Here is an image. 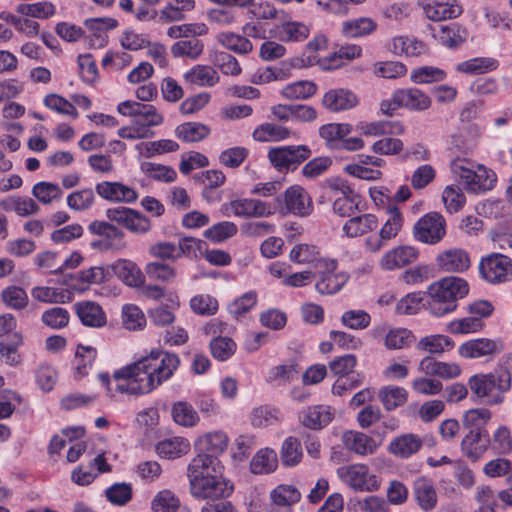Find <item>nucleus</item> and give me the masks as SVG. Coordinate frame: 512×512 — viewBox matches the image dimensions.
Instances as JSON below:
<instances>
[{
  "mask_svg": "<svg viewBox=\"0 0 512 512\" xmlns=\"http://www.w3.org/2000/svg\"><path fill=\"white\" fill-rule=\"evenodd\" d=\"M180 364L174 353L152 350L149 355L113 373L115 391L131 395L148 394L170 379Z\"/></svg>",
  "mask_w": 512,
  "mask_h": 512,
  "instance_id": "nucleus-1",
  "label": "nucleus"
},
{
  "mask_svg": "<svg viewBox=\"0 0 512 512\" xmlns=\"http://www.w3.org/2000/svg\"><path fill=\"white\" fill-rule=\"evenodd\" d=\"M469 292L466 280L460 277H443L429 285L425 292L424 307L434 316L442 317L457 308L458 300Z\"/></svg>",
  "mask_w": 512,
  "mask_h": 512,
  "instance_id": "nucleus-2",
  "label": "nucleus"
},
{
  "mask_svg": "<svg viewBox=\"0 0 512 512\" xmlns=\"http://www.w3.org/2000/svg\"><path fill=\"white\" fill-rule=\"evenodd\" d=\"M468 385L477 398L485 399L489 405H500L505 400V394L511 389L512 375L508 369L500 368L490 373L471 376Z\"/></svg>",
  "mask_w": 512,
  "mask_h": 512,
  "instance_id": "nucleus-3",
  "label": "nucleus"
},
{
  "mask_svg": "<svg viewBox=\"0 0 512 512\" xmlns=\"http://www.w3.org/2000/svg\"><path fill=\"white\" fill-rule=\"evenodd\" d=\"M464 160H455L452 162L451 169L454 175L465 186V188L473 193H480L491 190L496 182L495 173L487 169L483 165L471 169L464 166Z\"/></svg>",
  "mask_w": 512,
  "mask_h": 512,
  "instance_id": "nucleus-4",
  "label": "nucleus"
},
{
  "mask_svg": "<svg viewBox=\"0 0 512 512\" xmlns=\"http://www.w3.org/2000/svg\"><path fill=\"white\" fill-rule=\"evenodd\" d=\"M274 214L281 216L294 214L300 217H306L311 214L313 206L310 197L303 187L292 185L284 193L279 194L274 199Z\"/></svg>",
  "mask_w": 512,
  "mask_h": 512,
  "instance_id": "nucleus-5",
  "label": "nucleus"
},
{
  "mask_svg": "<svg viewBox=\"0 0 512 512\" xmlns=\"http://www.w3.org/2000/svg\"><path fill=\"white\" fill-rule=\"evenodd\" d=\"M312 151L307 145H288L271 148L268 159L271 165L279 172L293 171L310 158Z\"/></svg>",
  "mask_w": 512,
  "mask_h": 512,
  "instance_id": "nucleus-6",
  "label": "nucleus"
},
{
  "mask_svg": "<svg viewBox=\"0 0 512 512\" xmlns=\"http://www.w3.org/2000/svg\"><path fill=\"white\" fill-rule=\"evenodd\" d=\"M272 203L257 198H237L222 205L224 215L240 218H267L274 215Z\"/></svg>",
  "mask_w": 512,
  "mask_h": 512,
  "instance_id": "nucleus-7",
  "label": "nucleus"
},
{
  "mask_svg": "<svg viewBox=\"0 0 512 512\" xmlns=\"http://www.w3.org/2000/svg\"><path fill=\"white\" fill-rule=\"evenodd\" d=\"M234 490L230 480L221 475H206L189 487L191 496L197 500H218L229 497Z\"/></svg>",
  "mask_w": 512,
  "mask_h": 512,
  "instance_id": "nucleus-8",
  "label": "nucleus"
},
{
  "mask_svg": "<svg viewBox=\"0 0 512 512\" xmlns=\"http://www.w3.org/2000/svg\"><path fill=\"white\" fill-rule=\"evenodd\" d=\"M446 235V220L438 212L422 216L413 227L414 238L424 244L435 245Z\"/></svg>",
  "mask_w": 512,
  "mask_h": 512,
  "instance_id": "nucleus-9",
  "label": "nucleus"
},
{
  "mask_svg": "<svg viewBox=\"0 0 512 512\" xmlns=\"http://www.w3.org/2000/svg\"><path fill=\"white\" fill-rule=\"evenodd\" d=\"M479 273L489 283H503L512 276V260L501 253H491L481 258Z\"/></svg>",
  "mask_w": 512,
  "mask_h": 512,
  "instance_id": "nucleus-10",
  "label": "nucleus"
},
{
  "mask_svg": "<svg viewBox=\"0 0 512 512\" xmlns=\"http://www.w3.org/2000/svg\"><path fill=\"white\" fill-rule=\"evenodd\" d=\"M105 213L108 220L116 222L133 234L143 235L151 230L150 219L132 208L124 206L108 208Z\"/></svg>",
  "mask_w": 512,
  "mask_h": 512,
  "instance_id": "nucleus-11",
  "label": "nucleus"
},
{
  "mask_svg": "<svg viewBox=\"0 0 512 512\" xmlns=\"http://www.w3.org/2000/svg\"><path fill=\"white\" fill-rule=\"evenodd\" d=\"M351 126L348 123H327L319 127V136L330 150H352Z\"/></svg>",
  "mask_w": 512,
  "mask_h": 512,
  "instance_id": "nucleus-12",
  "label": "nucleus"
},
{
  "mask_svg": "<svg viewBox=\"0 0 512 512\" xmlns=\"http://www.w3.org/2000/svg\"><path fill=\"white\" fill-rule=\"evenodd\" d=\"M417 5L432 21L457 18L463 11L457 0H417Z\"/></svg>",
  "mask_w": 512,
  "mask_h": 512,
  "instance_id": "nucleus-13",
  "label": "nucleus"
},
{
  "mask_svg": "<svg viewBox=\"0 0 512 512\" xmlns=\"http://www.w3.org/2000/svg\"><path fill=\"white\" fill-rule=\"evenodd\" d=\"M503 351V343L499 339L477 338L466 341L458 347V353L466 359L492 357Z\"/></svg>",
  "mask_w": 512,
  "mask_h": 512,
  "instance_id": "nucleus-14",
  "label": "nucleus"
},
{
  "mask_svg": "<svg viewBox=\"0 0 512 512\" xmlns=\"http://www.w3.org/2000/svg\"><path fill=\"white\" fill-rule=\"evenodd\" d=\"M327 186L333 192V211L340 217H350L352 214V188L348 180L333 177L326 180Z\"/></svg>",
  "mask_w": 512,
  "mask_h": 512,
  "instance_id": "nucleus-15",
  "label": "nucleus"
},
{
  "mask_svg": "<svg viewBox=\"0 0 512 512\" xmlns=\"http://www.w3.org/2000/svg\"><path fill=\"white\" fill-rule=\"evenodd\" d=\"M418 256L419 252L417 248L409 245H401L384 253L379 264L382 270L392 271L412 264L417 260Z\"/></svg>",
  "mask_w": 512,
  "mask_h": 512,
  "instance_id": "nucleus-16",
  "label": "nucleus"
},
{
  "mask_svg": "<svg viewBox=\"0 0 512 512\" xmlns=\"http://www.w3.org/2000/svg\"><path fill=\"white\" fill-rule=\"evenodd\" d=\"M424 438L414 433H404L394 437L387 446L389 454L398 459H408L423 447Z\"/></svg>",
  "mask_w": 512,
  "mask_h": 512,
  "instance_id": "nucleus-17",
  "label": "nucleus"
},
{
  "mask_svg": "<svg viewBox=\"0 0 512 512\" xmlns=\"http://www.w3.org/2000/svg\"><path fill=\"white\" fill-rule=\"evenodd\" d=\"M418 370L426 376L438 377L443 380L458 378L462 373L459 364L439 361L431 356H426L420 361Z\"/></svg>",
  "mask_w": 512,
  "mask_h": 512,
  "instance_id": "nucleus-18",
  "label": "nucleus"
},
{
  "mask_svg": "<svg viewBox=\"0 0 512 512\" xmlns=\"http://www.w3.org/2000/svg\"><path fill=\"white\" fill-rule=\"evenodd\" d=\"M481 135L478 124L459 125L457 131L451 136V147L463 154L472 153L478 146Z\"/></svg>",
  "mask_w": 512,
  "mask_h": 512,
  "instance_id": "nucleus-19",
  "label": "nucleus"
},
{
  "mask_svg": "<svg viewBox=\"0 0 512 512\" xmlns=\"http://www.w3.org/2000/svg\"><path fill=\"white\" fill-rule=\"evenodd\" d=\"M95 191L101 198L110 202L131 204L138 198V194L133 188L121 182L103 181L97 183Z\"/></svg>",
  "mask_w": 512,
  "mask_h": 512,
  "instance_id": "nucleus-20",
  "label": "nucleus"
},
{
  "mask_svg": "<svg viewBox=\"0 0 512 512\" xmlns=\"http://www.w3.org/2000/svg\"><path fill=\"white\" fill-rule=\"evenodd\" d=\"M88 230L91 234L102 236L105 238V242L103 241H94L92 242V247L97 248L101 245H104L106 249H114V250H120L125 247L124 243H117L114 244L113 241L116 239L122 240L124 238V232L116 227L115 225L106 222V221H100V220H94L92 221L89 226Z\"/></svg>",
  "mask_w": 512,
  "mask_h": 512,
  "instance_id": "nucleus-21",
  "label": "nucleus"
},
{
  "mask_svg": "<svg viewBox=\"0 0 512 512\" xmlns=\"http://www.w3.org/2000/svg\"><path fill=\"white\" fill-rule=\"evenodd\" d=\"M413 497L421 510L430 512L437 506L438 496L431 479L421 476L414 480L412 487Z\"/></svg>",
  "mask_w": 512,
  "mask_h": 512,
  "instance_id": "nucleus-22",
  "label": "nucleus"
},
{
  "mask_svg": "<svg viewBox=\"0 0 512 512\" xmlns=\"http://www.w3.org/2000/svg\"><path fill=\"white\" fill-rule=\"evenodd\" d=\"M438 267L445 272H464L471 260L468 252L462 248H451L439 253L436 257Z\"/></svg>",
  "mask_w": 512,
  "mask_h": 512,
  "instance_id": "nucleus-23",
  "label": "nucleus"
},
{
  "mask_svg": "<svg viewBox=\"0 0 512 512\" xmlns=\"http://www.w3.org/2000/svg\"><path fill=\"white\" fill-rule=\"evenodd\" d=\"M74 310L84 326L102 328L107 323L106 313L103 308L94 301H79L74 305Z\"/></svg>",
  "mask_w": 512,
  "mask_h": 512,
  "instance_id": "nucleus-24",
  "label": "nucleus"
},
{
  "mask_svg": "<svg viewBox=\"0 0 512 512\" xmlns=\"http://www.w3.org/2000/svg\"><path fill=\"white\" fill-rule=\"evenodd\" d=\"M386 48L396 56L418 57L426 53V45L409 36H395L390 39Z\"/></svg>",
  "mask_w": 512,
  "mask_h": 512,
  "instance_id": "nucleus-25",
  "label": "nucleus"
},
{
  "mask_svg": "<svg viewBox=\"0 0 512 512\" xmlns=\"http://www.w3.org/2000/svg\"><path fill=\"white\" fill-rule=\"evenodd\" d=\"M490 445L488 433L469 431L461 442L462 453L471 461L479 460Z\"/></svg>",
  "mask_w": 512,
  "mask_h": 512,
  "instance_id": "nucleus-26",
  "label": "nucleus"
},
{
  "mask_svg": "<svg viewBox=\"0 0 512 512\" xmlns=\"http://www.w3.org/2000/svg\"><path fill=\"white\" fill-rule=\"evenodd\" d=\"M114 274L126 285L138 287L144 283L145 276L138 265L127 259H119L111 266Z\"/></svg>",
  "mask_w": 512,
  "mask_h": 512,
  "instance_id": "nucleus-27",
  "label": "nucleus"
},
{
  "mask_svg": "<svg viewBox=\"0 0 512 512\" xmlns=\"http://www.w3.org/2000/svg\"><path fill=\"white\" fill-rule=\"evenodd\" d=\"M300 374V366L296 359H290L284 364L272 367L267 374L266 382L281 386L291 383L298 378Z\"/></svg>",
  "mask_w": 512,
  "mask_h": 512,
  "instance_id": "nucleus-28",
  "label": "nucleus"
},
{
  "mask_svg": "<svg viewBox=\"0 0 512 512\" xmlns=\"http://www.w3.org/2000/svg\"><path fill=\"white\" fill-rule=\"evenodd\" d=\"M396 101L403 108L415 111H424L431 106V98L418 88H406L396 90Z\"/></svg>",
  "mask_w": 512,
  "mask_h": 512,
  "instance_id": "nucleus-29",
  "label": "nucleus"
},
{
  "mask_svg": "<svg viewBox=\"0 0 512 512\" xmlns=\"http://www.w3.org/2000/svg\"><path fill=\"white\" fill-rule=\"evenodd\" d=\"M229 438L223 431H212L200 436L196 441V447L212 457L224 453L228 447Z\"/></svg>",
  "mask_w": 512,
  "mask_h": 512,
  "instance_id": "nucleus-30",
  "label": "nucleus"
},
{
  "mask_svg": "<svg viewBox=\"0 0 512 512\" xmlns=\"http://www.w3.org/2000/svg\"><path fill=\"white\" fill-rule=\"evenodd\" d=\"M216 463H218L217 458L204 452L192 458L187 467L189 487L205 478L206 475H212L210 468H213L215 471L214 466Z\"/></svg>",
  "mask_w": 512,
  "mask_h": 512,
  "instance_id": "nucleus-31",
  "label": "nucleus"
},
{
  "mask_svg": "<svg viewBox=\"0 0 512 512\" xmlns=\"http://www.w3.org/2000/svg\"><path fill=\"white\" fill-rule=\"evenodd\" d=\"M334 412L328 405H315L303 411L302 423L305 427L319 430L327 426L333 419Z\"/></svg>",
  "mask_w": 512,
  "mask_h": 512,
  "instance_id": "nucleus-32",
  "label": "nucleus"
},
{
  "mask_svg": "<svg viewBox=\"0 0 512 512\" xmlns=\"http://www.w3.org/2000/svg\"><path fill=\"white\" fill-rule=\"evenodd\" d=\"M184 79L190 85L212 87L219 82L220 77L213 67L197 64L184 74Z\"/></svg>",
  "mask_w": 512,
  "mask_h": 512,
  "instance_id": "nucleus-33",
  "label": "nucleus"
},
{
  "mask_svg": "<svg viewBox=\"0 0 512 512\" xmlns=\"http://www.w3.org/2000/svg\"><path fill=\"white\" fill-rule=\"evenodd\" d=\"M217 42L227 50L238 55H247L254 49L253 43L243 34L231 31L221 32L216 37Z\"/></svg>",
  "mask_w": 512,
  "mask_h": 512,
  "instance_id": "nucleus-34",
  "label": "nucleus"
},
{
  "mask_svg": "<svg viewBox=\"0 0 512 512\" xmlns=\"http://www.w3.org/2000/svg\"><path fill=\"white\" fill-rule=\"evenodd\" d=\"M0 208L7 212L13 211L21 217L37 214L40 210L39 205L32 198L17 195L3 199L0 202Z\"/></svg>",
  "mask_w": 512,
  "mask_h": 512,
  "instance_id": "nucleus-35",
  "label": "nucleus"
},
{
  "mask_svg": "<svg viewBox=\"0 0 512 512\" xmlns=\"http://www.w3.org/2000/svg\"><path fill=\"white\" fill-rule=\"evenodd\" d=\"M22 344V335L17 332L12 335L10 341H0V362L11 367L20 366L22 364L23 357L18 350Z\"/></svg>",
  "mask_w": 512,
  "mask_h": 512,
  "instance_id": "nucleus-36",
  "label": "nucleus"
},
{
  "mask_svg": "<svg viewBox=\"0 0 512 512\" xmlns=\"http://www.w3.org/2000/svg\"><path fill=\"white\" fill-rule=\"evenodd\" d=\"M190 451V443L183 437H172L156 445V453L164 459H176Z\"/></svg>",
  "mask_w": 512,
  "mask_h": 512,
  "instance_id": "nucleus-37",
  "label": "nucleus"
},
{
  "mask_svg": "<svg viewBox=\"0 0 512 512\" xmlns=\"http://www.w3.org/2000/svg\"><path fill=\"white\" fill-rule=\"evenodd\" d=\"M309 33V27L298 21H286L276 27V37L283 42L304 41Z\"/></svg>",
  "mask_w": 512,
  "mask_h": 512,
  "instance_id": "nucleus-38",
  "label": "nucleus"
},
{
  "mask_svg": "<svg viewBox=\"0 0 512 512\" xmlns=\"http://www.w3.org/2000/svg\"><path fill=\"white\" fill-rule=\"evenodd\" d=\"M417 349L434 355H442L454 347V341L443 334L428 335L419 340Z\"/></svg>",
  "mask_w": 512,
  "mask_h": 512,
  "instance_id": "nucleus-39",
  "label": "nucleus"
},
{
  "mask_svg": "<svg viewBox=\"0 0 512 512\" xmlns=\"http://www.w3.org/2000/svg\"><path fill=\"white\" fill-rule=\"evenodd\" d=\"M322 105L330 112H341L352 107L351 93L343 88L327 91L322 99Z\"/></svg>",
  "mask_w": 512,
  "mask_h": 512,
  "instance_id": "nucleus-40",
  "label": "nucleus"
},
{
  "mask_svg": "<svg viewBox=\"0 0 512 512\" xmlns=\"http://www.w3.org/2000/svg\"><path fill=\"white\" fill-rule=\"evenodd\" d=\"M492 413L487 408H473L466 411L462 418L463 427L469 431L487 433L485 426L490 421Z\"/></svg>",
  "mask_w": 512,
  "mask_h": 512,
  "instance_id": "nucleus-41",
  "label": "nucleus"
},
{
  "mask_svg": "<svg viewBox=\"0 0 512 512\" xmlns=\"http://www.w3.org/2000/svg\"><path fill=\"white\" fill-rule=\"evenodd\" d=\"M209 134L210 128L199 122H186L178 125L175 129L176 137L186 143L201 141Z\"/></svg>",
  "mask_w": 512,
  "mask_h": 512,
  "instance_id": "nucleus-42",
  "label": "nucleus"
},
{
  "mask_svg": "<svg viewBox=\"0 0 512 512\" xmlns=\"http://www.w3.org/2000/svg\"><path fill=\"white\" fill-rule=\"evenodd\" d=\"M171 415L174 422L182 427H194L200 418L194 407L186 401H178L173 404Z\"/></svg>",
  "mask_w": 512,
  "mask_h": 512,
  "instance_id": "nucleus-43",
  "label": "nucleus"
},
{
  "mask_svg": "<svg viewBox=\"0 0 512 512\" xmlns=\"http://www.w3.org/2000/svg\"><path fill=\"white\" fill-rule=\"evenodd\" d=\"M277 455L272 449L259 450L250 462V469L253 474H268L277 468Z\"/></svg>",
  "mask_w": 512,
  "mask_h": 512,
  "instance_id": "nucleus-44",
  "label": "nucleus"
},
{
  "mask_svg": "<svg viewBox=\"0 0 512 512\" xmlns=\"http://www.w3.org/2000/svg\"><path fill=\"white\" fill-rule=\"evenodd\" d=\"M408 392L403 387L384 386L379 391V399L387 411H393L407 402Z\"/></svg>",
  "mask_w": 512,
  "mask_h": 512,
  "instance_id": "nucleus-45",
  "label": "nucleus"
},
{
  "mask_svg": "<svg viewBox=\"0 0 512 512\" xmlns=\"http://www.w3.org/2000/svg\"><path fill=\"white\" fill-rule=\"evenodd\" d=\"M404 219L400 209L396 206H389L387 219L381 227L379 234L386 242L396 238L403 227Z\"/></svg>",
  "mask_w": 512,
  "mask_h": 512,
  "instance_id": "nucleus-46",
  "label": "nucleus"
},
{
  "mask_svg": "<svg viewBox=\"0 0 512 512\" xmlns=\"http://www.w3.org/2000/svg\"><path fill=\"white\" fill-rule=\"evenodd\" d=\"M135 148L140 156L151 158L155 155L175 152L179 149V144L171 139H161L152 142H141Z\"/></svg>",
  "mask_w": 512,
  "mask_h": 512,
  "instance_id": "nucleus-47",
  "label": "nucleus"
},
{
  "mask_svg": "<svg viewBox=\"0 0 512 512\" xmlns=\"http://www.w3.org/2000/svg\"><path fill=\"white\" fill-rule=\"evenodd\" d=\"M499 63L490 57H478L460 62L456 70L466 74H483L497 69Z\"/></svg>",
  "mask_w": 512,
  "mask_h": 512,
  "instance_id": "nucleus-48",
  "label": "nucleus"
},
{
  "mask_svg": "<svg viewBox=\"0 0 512 512\" xmlns=\"http://www.w3.org/2000/svg\"><path fill=\"white\" fill-rule=\"evenodd\" d=\"M252 136L260 142L281 141L290 136V130L281 125L263 123L255 128Z\"/></svg>",
  "mask_w": 512,
  "mask_h": 512,
  "instance_id": "nucleus-49",
  "label": "nucleus"
},
{
  "mask_svg": "<svg viewBox=\"0 0 512 512\" xmlns=\"http://www.w3.org/2000/svg\"><path fill=\"white\" fill-rule=\"evenodd\" d=\"M467 30L457 23L441 26L438 32L440 42L449 48L461 45L467 38Z\"/></svg>",
  "mask_w": 512,
  "mask_h": 512,
  "instance_id": "nucleus-50",
  "label": "nucleus"
},
{
  "mask_svg": "<svg viewBox=\"0 0 512 512\" xmlns=\"http://www.w3.org/2000/svg\"><path fill=\"white\" fill-rule=\"evenodd\" d=\"M303 456L300 441L295 437H288L284 440L281 451L280 461L285 467H293L301 462Z\"/></svg>",
  "mask_w": 512,
  "mask_h": 512,
  "instance_id": "nucleus-51",
  "label": "nucleus"
},
{
  "mask_svg": "<svg viewBox=\"0 0 512 512\" xmlns=\"http://www.w3.org/2000/svg\"><path fill=\"white\" fill-rule=\"evenodd\" d=\"M203 50L204 43L195 37L177 41L171 46V53L174 57H187L192 60L198 59Z\"/></svg>",
  "mask_w": 512,
  "mask_h": 512,
  "instance_id": "nucleus-52",
  "label": "nucleus"
},
{
  "mask_svg": "<svg viewBox=\"0 0 512 512\" xmlns=\"http://www.w3.org/2000/svg\"><path fill=\"white\" fill-rule=\"evenodd\" d=\"M145 273L149 279L163 283H171L177 276L176 269L163 261L149 262L145 266Z\"/></svg>",
  "mask_w": 512,
  "mask_h": 512,
  "instance_id": "nucleus-53",
  "label": "nucleus"
},
{
  "mask_svg": "<svg viewBox=\"0 0 512 512\" xmlns=\"http://www.w3.org/2000/svg\"><path fill=\"white\" fill-rule=\"evenodd\" d=\"M447 73L435 66H421L410 73V80L415 84H431L445 80Z\"/></svg>",
  "mask_w": 512,
  "mask_h": 512,
  "instance_id": "nucleus-54",
  "label": "nucleus"
},
{
  "mask_svg": "<svg viewBox=\"0 0 512 512\" xmlns=\"http://www.w3.org/2000/svg\"><path fill=\"white\" fill-rule=\"evenodd\" d=\"M97 357V350L91 346L78 345L76 349L77 365L75 368V378L81 379L86 376L92 368Z\"/></svg>",
  "mask_w": 512,
  "mask_h": 512,
  "instance_id": "nucleus-55",
  "label": "nucleus"
},
{
  "mask_svg": "<svg viewBox=\"0 0 512 512\" xmlns=\"http://www.w3.org/2000/svg\"><path fill=\"white\" fill-rule=\"evenodd\" d=\"M271 499L274 506L290 507L301 499L300 491L292 485H278L271 492Z\"/></svg>",
  "mask_w": 512,
  "mask_h": 512,
  "instance_id": "nucleus-56",
  "label": "nucleus"
},
{
  "mask_svg": "<svg viewBox=\"0 0 512 512\" xmlns=\"http://www.w3.org/2000/svg\"><path fill=\"white\" fill-rule=\"evenodd\" d=\"M316 92L317 85L313 81L300 80L286 85L281 94L287 99H308Z\"/></svg>",
  "mask_w": 512,
  "mask_h": 512,
  "instance_id": "nucleus-57",
  "label": "nucleus"
},
{
  "mask_svg": "<svg viewBox=\"0 0 512 512\" xmlns=\"http://www.w3.org/2000/svg\"><path fill=\"white\" fill-rule=\"evenodd\" d=\"M141 170L149 178L160 182L171 183L177 178V172L172 167L158 163L144 162Z\"/></svg>",
  "mask_w": 512,
  "mask_h": 512,
  "instance_id": "nucleus-58",
  "label": "nucleus"
},
{
  "mask_svg": "<svg viewBox=\"0 0 512 512\" xmlns=\"http://www.w3.org/2000/svg\"><path fill=\"white\" fill-rule=\"evenodd\" d=\"M32 296L45 303H65L71 299V293L68 290L43 286L33 288Z\"/></svg>",
  "mask_w": 512,
  "mask_h": 512,
  "instance_id": "nucleus-59",
  "label": "nucleus"
},
{
  "mask_svg": "<svg viewBox=\"0 0 512 512\" xmlns=\"http://www.w3.org/2000/svg\"><path fill=\"white\" fill-rule=\"evenodd\" d=\"M237 225L231 221L216 223L204 231V236L214 243H221L236 235Z\"/></svg>",
  "mask_w": 512,
  "mask_h": 512,
  "instance_id": "nucleus-60",
  "label": "nucleus"
},
{
  "mask_svg": "<svg viewBox=\"0 0 512 512\" xmlns=\"http://www.w3.org/2000/svg\"><path fill=\"white\" fill-rule=\"evenodd\" d=\"M208 30L209 29L205 23H186L169 27L167 35L172 39L193 38L206 35Z\"/></svg>",
  "mask_w": 512,
  "mask_h": 512,
  "instance_id": "nucleus-61",
  "label": "nucleus"
},
{
  "mask_svg": "<svg viewBox=\"0 0 512 512\" xmlns=\"http://www.w3.org/2000/svg\"><path fill=\"white\" fill-rule=\"evenodd\" d=\"M280 421V412L270 406L255 408L251 414V423L254 427L263 428L275 425Z\"/></svg>",
  "mask_w": 512,
  "mask_h": 512,
  "instance_id": "nucleus-62",
  "label": "nucleus"
},
{
  "mask_svg": "<svg viewBox=\"0 0 512 512\" xmlns=\"http://www.w3.org/2000/svg\"><path fill=\"white\" fill-rule=\"evenodd\" d=\"M179 507V498L167 489L159 491L151 502V509L154 512H176Z\"/></svg>",
  "mask_w": 512,
  "mask_h": 512,
  "instance_id": "nucleus-63",
  "label": "nucleus"
},
{
  "mask_svg": "<svg viewBox=\"0 0 512 512\" xmlns=\"http://www.w3.org/2000/svg\"><path fill=\"white\" fill-rule=\"evenodd\" d=\"M491 449L499 455H507L512 452V433L507 426L498 427L493 433L490 442Z\"/></svg>",
  "mask_w": 512,
  "mask_h": 512,
  "instance_id": "nucleus-64",
  "label": "nucleus"
}]
</instances>
